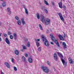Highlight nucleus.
<instances>
[{
  "mask_svg": "<svg viewBox=\"0 0 74 74\" xmlns=\"http://www.w3.org/2000/svg\"><path fill=\"white\" fill-rule=\"evenodd\" d=\"M36 46L38 47L40 46V43H39L38 42H36Z\"/></svg>",
  "mask_w": 74,
  "mask_h": 74,
  "instance_id": "24",
  "label": "nucleus"
},
{
  "mask_svg": "<svg viewBox=\"0 0 74 74\" xmlns=\"http://www.w3.org/2000/svg\"><path fill=\"white\" fill-rule=\"evenodd\" d=\"M26 49V47L25 46H23V49Z\"/></svg>",
  "mask_w": 74,
  "mask_h": 74,
  "instance_id": "36",
  "label": "nucleus"
},
{
  "mask_svg": "<svg viewBox=\"0 0 74 74\" xmlns=\"http://www.w3.org/2000/svg\"><path fill=\"white\" fill-rule=\"evenodd\" d=\"M42 37L43 41V42L45 41L44 42L45 45V46H47V47H48L49 46V44H48V40H47L46 38L45 37V36H44L43 35H42Z\"/></svg>",
  "mask_w": 74,
  "mask_h": 74,
  "instance_id": "2",
  "label": "nucleus"
},
{
  "mask_svg": "<svg viewBox=\"0 0 74 74\" xmlns=\"http://www.w3.org/2000/svg\"><path fill=\"white\" fill-rule=\"evenodd\" d=\"M25 57H27L28 56V55H27V54L25 53Z\"/></svg>",
  "mask_w": 74,
  "mask_h": 74,
  "instance_id": "40",
  "label": "nucleus"
},
{
  "mask_svg": "<svg viewBox=\"0 0 74 74\" xmlns=\"http://www.w3.org/2000/svg\"><path fill=\"white\" fill-rule=\"evenodd\" d=\"M66 37H67V35H66L65 34H64V38H66Z\"/></svg>",
  "mask_w": 74,
  "mask_h": 74,
  "instance_id": "38",
  "label": "nucleus"
},
{
  "mask_svg": "<svg viewBox=\"0 0 74 74\" xmlns=\"http://www.w3.org/2000/svg\"><path fill=\"white\" fill-rule=\"evenodd\" d=\"M39 26L40 28H42V27L41 26V24H39Z\"/></svg>",
  "mask_w": 74,
  "mask_h": 74,
  "instance_id": "45",
  "label": "nucleus"
},
{
  "mask_svg": "<svg viewBox=\"0 0 74 74\" xmlns=\"http://www.w3.org/2000/svg\"><path fill=\"white\" fill-rule=\"evenodd\" d=\"M59 57H60L61 58V60L63 64L64 65V63H65V64H67V62H65L64 60V57L62 55V54L61 53H60L59 52H58L57 53Z\"/></svg>",
  "mask_w": 74,
  "mask_h": 74,
  "instance_id": "1",
  "label": "nucleus"
},
{
  "mask_svg": "<svg viewBox=\"0 0 74 74\" xmlns=\"http://www.w3.org/2000/svg\"><path fill=\"white\" fill-rule=\"evenodd\" d=\"M53 41H54V42H55V43L58 45V46L59 47H60V45H59V43L58 42V41H57V40H55V39H53Z\"/></svg>",
  "mask_w": 74,
  "mask_h": 74,
  "instance_id": "7",
  "label": "nucleus"
},
{
  "mask_svg": "<svg viewBox=\"0 0 74 74\" xmlns=\"http://www.w3.org/2000/svg\"><path fill=\"white\" fill-rule=\"evenodd\" d=\"M58 15L59 16V17L61 21H62V22H64V18H63V17L62 16V14L61 13H58Z\"/></svg>",
  "mask_w": 74,
  "mask_h": 74,
  "instance_id": "5",
  "label": "nucleus"
},
{
  "mask_svg": "<svg viewBox=\"0 0 74 74\" xmlns=\"http://www.w3.org/2000/svg\"><path fill=\"white\" fill-rule=\"evenodd\" d=\"M50 44L51 45H53V42H50Z\"/></svg>",
  "mask_w": 74,
  "mask_h": 74,
  "instance_id": "47",
  "label": "nucleus"
},
{
  "mask_svg": "<svg viewBox=\"0 0 74 74\" xmlns=\"http://www.w3.org/2000/svg\"><path fill=\"white\" fill-rule=\"evenodd\" d=\"M40 30H43V29H42V28H40Z\"/></svg>",
  "mask_w": 74,
  "mask_h": 74,
  "instance_id": "50",
  "label": "nucleus"
},
{
  "mask_svg": "<svg viewBox=\"0 0 74 74\" xmlns=\"http://www.w3.org/2000/svg\"><path fill=\"white\" fill-rule=\"evenodd\" d=\"M25 13L27 15L29 14V13H28V11H27V9L26 8L25 9Z\"/></svg>",
  "mask_w": 74,
  "mask_h": 74,
  "instance_id": "26",
  "label": "nucleus"
},
{
  "mask_svg": "<svg viewBox=\"0 0 74 74\" xmlns=\"http://www.w3.org/2000/svg\"><path fill=\"white\" fill-rule=\"evenodd\" d=\"M8 35H10V34H11V32L10 31L8 32Z\"/></svg>",
  "mask_w": 74,
  "mask_h": 74,
  "instance_id": "37",
  "label": "nucleus"
},
{
  "mask_svg": "<svg viewBox=\"0 0 74 74\" xmlns=\"http://www.w3.org/2000/svg\"><path fill=\"white\" fill-rule=\"evenodd\" d=\"M2 5L3 7H5L6 4H5V2L4 1L2 3Z\"/></svg>",
  "mask_w": 74,
  "mask_h": 74,
  "instance_id": "22",
  "label": "nucleus"
},
{
  "mask_svg": "<svg viewBox=\"0 0 74 74\" xmlns=\"http://www.w3.org/2000/svg\"><path fill=\"white\" fill-rule=\"evenodd\" d=\"M3 36H4L5 37H7V34H3Z\"/></svg>",
  "mask_w": 74,
  "mask_h": 74,
  "instance_id": "41",
  "label": "nucleus"
},
{
  "mask_svg": "<svg viewBox=\"0 0 74 74\" xmlns=\"http://www.w3.org/2000/svg\"><path fill=\"white\" fill-rule=\"evenodd\" d=\"M27 46L28 47H30V43H29V42H27Z\"/></svg>",
  "mask_w": 74,
  "mask_h": 74,
  "instance_id": "30",
  "label": "nucleus"
},
{
  "mask_svg": "<svg viewBox=\"0 0 74 74\" xmlns=\"http://www.w3.org/2000/svg\"><path fill=\"white\" fill-rule=\"evenodd\" d=\"M45 23L46 25H48L51 24V20L48 18L46 19L45 21Z\"/></svg>",
  "mask_w": 74,
  "mask_h": 74,
  "instance_id": "4",
  "label": "nucleus"
},
{
  "mask_svg": "<svg viewBox=\"0 0 74 74\" xmlns=\"http://www.w3.org/2000/svg\"><path fill=\"white\" fill-rule=\"evenodd\" d=\"M48 49H49V48H50V47H48Z\"/></svg>",
  "mask_w": 74,
  "mask_h": 74,
  "instance_id": "52",
  "label": "nucleus"
},
{
  "mask_svg": "<svg viewBox=\"0 0 74 74\" xmlns=\"http://www.w3.org/2000/svg\"><path fill=\"white\" fill-rule=\"evenodd\" d=\"M15 54V55H18V54H19V52L18 51V50H16L15 51H14Z\"/></svg>",
  "mask_w": 74,
  "mask_h": 74,
  "instance_id": "19",
  "label": "nucleus"
},
{
  "mask_svg": "<svg viewBox=\"0 0 74 74\" xmlns=\"http://www.w3.org/2000/svg\"><path fill=\"white\" fill-rule=\"evenodd\" d=\"M52 4L53 5H55V3H54V2H52Z\"/></svg>",
  "mask_w": 74,
  "mask_h": 74,
  "instance_id": "46",
  "label": "nucleus"
},
{
  "mask_svg": "<svg viewBox=\"0 0 74 74\" xmlns=\"http://www.w3.org/2000/svg\"><path fill=\"white\" fill-rule=\"evenodd\" d=\"M44 11L46 13H48V11L47 10V9H44Z\"/></svg>",
  "mask_w": 74,
  "mask_h": 74,
  "instance_id": "35",
  "label": "nucleus"
},
{
  "mask_svg": "<svg viewBox=\"0 0 74 74\" xmlns=\"http://www.w3.org/2000/svg\"><path fill=\"white\" fill-rule=\"evenodd\" d=\"M63 33H64V34H65V33H64V32H63Z\"/></svg>",
  "mask_w": 74,
  "mask_h": 74,
  "instance_id": "54",
  "label": "nucleus"
},
{
  "mask_svg": "<svg viewBox=\"0 0 74 74\" xmlns=\"http://www.w3.org/2000/svg\"><path fill=\"white\" fill-rule=\"evenodd\" d=\"M28 60V62L29 63H32V62H33V59L31 58H29Z\"/></svg>",
  "mask_w": 74,
  "mask_h": 74,
  "instance_id": "10",
  "label": "nucleus"
},
{
  "mask_svg": "<svg viewBox=\"0 0 74 74\" xmlns=\"http://www.w3.org/2000/svg\"><path fill=\"white\" fill-rule=\"evenodd\" d=\"M50 36H51V39L52 40V41H53V39H55V37L53 36V35H52V34H50Z\"/></svg>",
  "mask_w": 74,
  "mask_h": 74,
  "instance_id": "16",
  "label": "nucleus"
},
{
  "mask_svg": "<svg viewBox=\"0 0 74 74\" xmlns=\"http://www.w3.org/2000/svg\"><path fill=\"white\" fill-rule=\"evenodd\" d=\"M22 59L23 61V62H25V63H27V61L26 60V58L24 56H23L22 57Z\"/></svg>",
  "mask_w": 74,
  "mask_h": 74,
  "instance_id": "13",
  "label": "nucleus"
},
{
  "mask_svg": "<svg viewBox=\"0 0 74 74\" xmlns=\"http://www.w3.org/2000/svg\"><path fill=\"white\" fill-rule=\"evenodd\" d=\"M40 41V40L39 39H38L36 40V42H38V41Z\"/></svg>",
  "mask_w": 74,
  "mask_h": 74,
  "instance_id": "43",
  "label": "nucleus"
},
{
  "mask_svg": "<svg viewBox=\"0 0 74 74\" xmlns=\"http://www.w3.org/2000/svg\"><path fill=\"white\" fill-rule=\"evenodd\" d=\"M14 70L15 71H17V68L15 66H14Z\"/></svg>",
  "mask_w": 74,
  "mask_h": 74,
  "instance_id": "33",
  "label": "nucleus"
},
{
  "mask_svg": "<svg viewBox=\"0 0 74 74\" xmlns=\"http://www.w3.org/2000/svg\"><path fill=\"white\" fill-rule=\"evenodd\" d=\"M62 45L64 49H66V47H67V46L66 45V43L65 42H63L62 43Z\"/></svg>",
  "mask_w": 74,
  "mask_h": 74,
  "instance_id": "18",
  "label": "nucleus"
},
{
  "mask_svg": "<svg viewBox=\"0 0 74 74\" xmlns=\"http://www.w3.org/2000/svg\"><path fill=\"white\" fill-rule=\"evenodd\" d=\"M1 22H0V25H1Z\"/></svg>",
  "mask_w": 74,
  "mask_h": 74,
  "instance_id": "53",
  "label": "nucleus"
},
{
  "mask_svg": "<svg viewBox=\"0 0 74 74\" xmlns=\"http://www.w3.org/2000/svg\"><path fill=\"white\" fill-rule=\"evenodd\" d=\"M36 17L38 19H40V15H39V14L38 13H37L36 14Z\"/></svg>",
  "mask_w": 74,
  "mask_h": 74,
  "instance_id": "21",
  "label": "nucleus"
},
{
  "mask_svg": "<svg viewBox=\"0 0 74 74\" xmlns=\"http://www.w3.org/2000/svg\"><path fill=\"white\" fill-rule=\"evenodd\" d=\"M1 36V34L0 33V37Z\"/></svg>",
  "mask_w": 74,
  "mask_h": 74,
  "instance_id": "55",
  "label": "nucleus"
},
{
  "mask_svg": "<svg viewBox=\"0 0 74 74\" xmlns=\"http://www.w3.org/2000/svg\"><path fill=\"white\" fill-rule=\"evenodd\" d=\"M21 21L20 20H18L17 23L18 25H21Z\"/></svg>",
  "mask_w": 74,
  "mask_h": 74,
  "instance_id": "23",
  "label": "nucleus"
},
{
  "mask_svg": "<svg viewBox=\"0 0 74 74\" xmlns=\"http://www.w3.org/2000/svg\"><path fill=\"white\" fill-rule=\"evenodd\" d=\"M1 41V38L0 37V42Z\"/></svg>",
  "mask_w": 74,
  "mask_h": 74,
  "instance_id": "51",
  "label": "nucleus"
},
{
  "mask_svg": "<svg viewBox=\"0 0 74 74\" xmlns=\"http://www.w3.org/2000/svg\"><path fill=\"white\" fill-rule=\"evenodd\" d=\"M69 63L70 64H73V61L70 58H69Z\"/></svg>",
  "mask_w": 74,
  "mask_h": 74,
  "instance_id": "14",
  "label": "nucleus"
},
{
  "mask_svg": "<svg viewBox=\"0 0 74 74\" xmlns=\"http://www.w3.org/2000/svg\"><path fill=\"white\" fill-rule=\"evenodd\" d=\"M44 3L46 5H49V4H48V2L47 1H45V0L44 1Z\"/></svg>",
  "mask_w": 74,
  "mask_h": 74,
  "instance_id": "27",
  "label": "nucleus"
},
{
  "mask_svg": "<svg viewBox=\"0 0 74 74\" xmlns=\"http://www.w3.org/2000/svg\"><path fill=\"white\" fill-rule=\"evenodd\" d=\"M21 22L23 25H24L25 24V22L24 21V19L23 18L21 19Z\"/></svg>",
  "mask_w": 74,
  "mask_h": 74,
  "instance_id": "20",
  "label": "nucleus"
},
{
  "mask_svg": "<svg viewBox=\"0 0 74 74\" xmlns=\"http://www.w3.org/2000/svg\"><path fill=\"white\" fill-rule=\"evenodd\" d=\"M23 7L25 9H26V6H25V5H23Z\"/></svg>",
  "mask_w": 74,
  "mask_h": 74,
  "instance_id": "42",
  "label": "nucleus"
},
{
  "mask_svg": "<svg viewBox=\"0 0 74 74\" xmlns=\"http://www.w3.org/2000/svg\"><path fill=\"white\" fill-rule=\"evenodd\" d=\"M11 61L12 63L14 62V60H13V58H11Z\"/></svg>",
  "mask_w": 74,
  "mask_h": 74,
  "instance_id": "44",
  "label": "nucleus"
},
{
  "mask_svg": "<svg viewBox=\"0 0 74 74\" xmlns=\"http://www.w3.org/2000/svg\"><path fill=\"white\" fill-rule=\"evenodd\" d=\"M7 10H8V12H9V13H11V10H10V8H7Z\"/></svg>",
  "mask_w": 74,
  "mask_h": 74,
  "instance_id": "25",
  "label": "nucleus"
},
{
  "mask_svg": "<svg viewBox=\"0 0 74 74\" xmlns=\"http://www.w3.org/2000/svg\"><path fill=\"white\" fill-rule=\"evenodd\" d=\"M41 21L42 22H45V17H44V16L42 15H41Z\"/></svg>",
  "mask_w": 74,
  "mask_h": 74,
  "instance_id": "6",
  "label": "nucleus"
},
{
  "mask_svg": "<svg viewBox=\"0 0 74 74\" xmlns=\"http://www.w3.org/2000/svg\"><path fill=\"white\" fill-rule=\"evenodd\" d=\"M14 38L15 40H16L17 36H16V33H14L13 34Z\"/></svg>",
  "mask_w": 74,
  "mask_h": 74,
  "instance_id": "15",
  "label": "nucleus"
},
{
  "mask_svg": "<svg viewBox=\"0 0 74 74\" xmlns=\"http://www.w3.org/2000/svg\"><path fill=\"white\" fill-rule=\"evenodd\" d=\"M15 18L16 19V20H17V21L19 20V17H18V16H16V17H15Z\"/></svg>",
  "mask_w": 74,
  "mask_h": 74,
  "instance_id": "29",
  "label": "nucleus"
},
{
  "mask_svg": "<svg viewBox=\"0 0 74 74\" xmlns=\"http://www.w3.org/2000/svg\"><path fill=\"white\" fill-rule=\"evenodd\" d=\"M48 32H49V30L48 29H47V33H48Z\"/></svg>",
  "mask_w": 74,
  "mask_h": 74,
  "instance_id": "49",
  "label": "nucleus"
},
{
  "mask_svg": "<svg viewBox=\"0 0 74 74\" xmlns=\"http://www.w3.org/2000/svg\"><path fill=\"white\" fill-rule=\"evenodd\" d=\"M63 8L64 10H66V6L64 5H63Z\"/></svg>",
  "mask_w": 74,
  "mask_h": 74,
  "instance_id": "34",
  "label": "nucleus"
},
{
  "mask_svg": "<svg viewBox=\"0 0 74 74\" xmlns=\"http://www.w3.org/2000/svg\"><path fill=\"white\" fill-rule=\"evenodd\" d=\"M41 47H39L38 48V51H41Z\"/></svg>",
  "mask_w": 74,
  "mask_h": 74,
  "instance_id": "32",
  "label": "nucleus"
},
{
  "mask_svg": "<svg viewBox=\"0 0 74 74\" xmlns=\"http://www.w3.org/2000/svg\"><path fill=\"white\" fill-rule=\"evenodd\" d=\"M22 51H23V50H22Z\"/></svg>",
  "mask_w": 74,
  "mask_h": 74,
  "instance_id": "58",
  "label": "nucleus"
},
{
  "mask_svg": "<svg viewBox=\"0 0 74 74\" xmlns=\"http://www.w3.org/2000/svg\"><path fill=\"white\" fill-rule=\"evenodd\" d=\"M24 40L25 41H28V39L27 38H25L24 39Z\"/></svg>",
  "mask_w": 74,
  "mask_h": 74,
  "instance_id": "39",
  "label": "nucleus"
},
{
  "mask_svg": "<svg viewBox=\"0 0 74 74\" xmlns=\"http://www.w3.org/2000/svg\"><path fill=\"white\" fill-rule=\"evenodd\" d=\"M69 3H70V1H69Z\"/></svg>",
  "mask_w": 74,
  "mask_h": 74,
  "instance_id": "56",
  "label": "nucleus"
},
{
  "mask_svg": "<svg viewBox=\"0 0 74 74\" xmlns=\"http://www.w3.org/2000/svg\"><path fill=\"white\" fill-rule=\"evenodd\" d=\"M58 5H59V7L60 8L62 9L63 8V6H62V2H59L58 3Z\"/></svg>",
  "mask_w": 74,
  "mask_h": 74,
  "instance_id": "12",
  "label": "nucleus"
},
{
  "mask_svg": "<svg viewBox=\"0 0 74 74\" xmlns=\"http://www.w3.org/2000/svg\"><path fill=\"white\" fill-rule=\"evenodd\" d=\"M47 64H48V65H49V66H51V64H50V62H49V61H47Z\"/></svg>",
  "mask_w": 74,
  "mask_h": 74,
  "instance_id": "28",
  "label": "nucleus"
},
{
  "mask_svg": "<svg viewBox=\"0 0 74 74\" xmlns=\"http://www.w3.org/2000/svg\"><path fill=\"white\" fill-rule=\"evenodd\" d=\"M10 38L11 40H12L13 39V36L12 35H10Z\"/></svg>",
  "mask_w": 74,
  "mask_h": 74,
  "instance_id": "31",
  "label": "nucleus"
},
{
  "mask_svg": "<svg viewBox=\"0 0 74 74\" xmlns=\"http://www.w3.org/2000/svg\"><path fill=\"white\" fill-rule=\"evenodd\" d=\"M59 38H60L61 40H62V41H63V40H64V39H63V36L60 35H59Z\"/></svg>",
  "mask_w": 74,
  "mask_h": 74,
  "instance_id": "17",
  "label": "nucleus"
},
{
  "mask_svg": "<svg viewBox=\"0 0 74 74\" xmlns=\"http://www.w3.org/2000/svg\"><path fill=\"white\" fill-rule=\"evenodd\" d=\"M53 57L54 59L55 60H57V55L56 53L54 54Z\"/></svg>",
  "mask_w": 74,
  "mask_h": 74,
  "instance_id": "11",
  "label": "nucleus"
},
{
  "mask_svg": "<svg viewBox=\"0 0 74 74\" xmlns=\"http://www.w3.org/2000/svg\"><path fill=\"white\" fill-rule=\"evenodd\" d=\"M1 1H3V0H0Z\"/></svg>",
  "mask_w": 74,
  "mask_h": 74,
  "instance_id": "57",
  "label": "nucleus"
},
{
  "mask_svg": "<svg viewBox=\"0 0 74 74\" xmlns=\"http://www.w3.org/2000/svg\"><path fill=\"white\" fill-rule=\"evenodd\" d=\"M5 41V42H6V43H7V44H10V41H9V40H8V39L7 37H6V38Z\"/></svg>",
  "mask_w": 74,
  "mask_h": 74,
  "instance_id": "8",
  "label": "nucleus"
},
{
  "mask_svg": "<svg viewBox=\"0 0 74 74\" xmlns=\"http://www.w3.org/2000/svg\"><path fill=\"white\" fill-rule=\"evenodd\" d=\"M1 74H4V73L2 71L1 72Z\"/></svg>",
  "mask_w": 74,
  "mask_h": 74,
  "instance_id": "48",
  "label": "nucleus"
},
{
  "mask_svg": "<svg viewBox=\"0 0 74 74\" xmlns=\"http://www.w3.org/2000/svg\"><path fill=\"white\" fill-rule=\"evenodd\" d=\"M41 69L42 70L44 71V72L46 73H48L49 71V69L46 66H42L41 67Z\"/></svg>",
  "mask_w": 74,
  "mask_h": 74,
  "instance_id": "3",
  "label": "nucleus"
},
{
  "mask_svg": "<svg viewBox=\"0 0 74 74\" xmlns=\"http://www.w3.org/2000/svg\"><path fill=\"white\" fill-rule=\"evenodd\" d=\"M5 66H6L8 69H10V64L8 62H5Z\"/></svg>",
  "mask_w": 74,
  "mask_h": 74,
  "instance_id": "9",
  "label": "nucleus"
}]
</instances>
